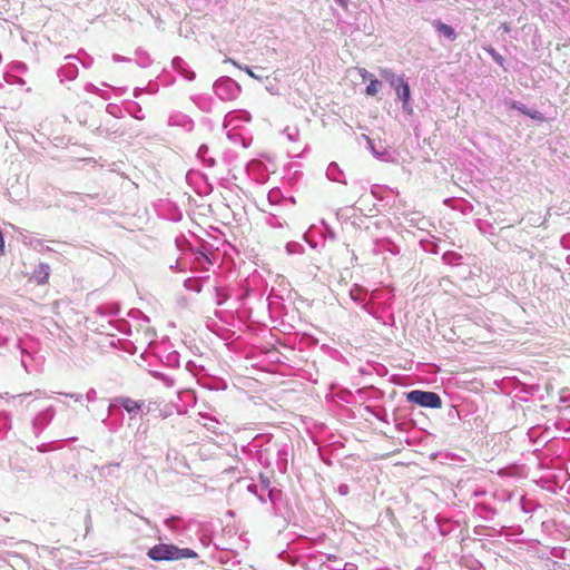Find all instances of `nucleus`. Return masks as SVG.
Returning <instances> with one entry per match:
<instances>
[{"mask_svg": "<svg viewBox=\"0 0 570 570\" xmlns=\"http://www.w3.org/2000/svg\"><path fill=\"white\" fill-rule=\"evenodd\" d=\"M147 554L154 561H175L197 557V553L191 549H180L174 544L166 543L156 544L149 549Z\"/></svg>", "mask_w": 570, "mask_h": 570, "instance_id": "f257e3e1", "label": "nucleus"}, {"mask_svg": "<svg viewBox=\"0 0 570 570\" xmlns=\"http://www.w3.org/2000/svg\"><path fill=\"white\" fill-rule=\"evenodd\" d=\"M240 90V86L229 77H222L214 83L215 95L224 101L236 99Z\"/></svg>", "mask_w": 570, "mask_h": 570, "instance_id": "f03ea898", "label": "nucleus"}, {"mask_svg": "<svg viewBox=\"0 0 570 570\" xmlns=\"http://www.w3.org/2000/svg\"><path fill=\"white\" fill-rule=\"evenodd\" d=\"M406 400L422 407L440 409L442 406L439 394L430 391L413 390L406 394Z\"/></svg>", "mask_w": 570, "mask_h": 570, "instance_id": "7ed1b4c3", "label": "nucleus"}, {"mask_svg": "<svg viewBox=\"0 0 570 570\" xmlns=\"http://www.w3.org/2000/svg\"><path fill=\"white\" fill-rule=\"evenodd\" d=\"M393 89L395 90L397 98L402 101L403 112H405L407 115H412L413 107L410 102L411 91H410V86H409L407 81L405 80V78L402 81H400L395 87H393Z\"/></svg>", "mask_w": 570, "mask_h": 570, "instance_id": "20e7f679", "label": "nucleus"}, {"mask_svg": "<svg viewBox=\"0 0 570 570\" xmlns=\"http://www.w3.org/2000/svg\"><path fill=\"white\" fill-rule=\"evenodd\" d=\"M65 60L66 63H63L58 71V77L61 82L65 80H73L78 76V67L76 65V61L78 60L77 56H66Z\"/></svg>", "mask_w": 570, "mask_h": 570, "instance_id": "39448f33", "label": "nucleus"}, {"mask_svg": "<svg viewBox=\"0 0 570 570\" xmlns=\"http://www.w3.org/2000/svg\"><path fill=\"white\" fill-rule=\"evenodd\" d=\"M31 395H35L33 401H36L37 399L45 397L46 393L41 390H36L35 392L21 393V394H17V395H10L8 392H6L3 394H0V397L6 400L9 404H12V405H23L26 403V405L29 406L31 404V402H27V400Z\"/></svg>", "mask_w": 570, "mask_h": 570, "instance_id": "423d86ee", "label": "nucleus"}, {"mask_svg": "<svg viewBox=\"0 0 570 570\" xmlns=\"http://www.w3.org/2000/svg\"><path fill=\"white\" fill-rule=\"evenodd\" d=\"M250 120V115L246 110H234L228 112L224 119V127L235 129L240 126L243 122H248Z\"/></svg>", "mask_w": 570, "mask_h": 570, "instance_id": "0eeeda50", "label": "nucleus"}, {"mask_svg": "<svg viewBox=\"0 0 570 570\" xmlns=\"http://www.w3.org/2000/svg\"><path fill=\"white\" fill-rule=\"evenodd\" d=\"M55 416V410L52 406H48L41 410L32 421L33 428L38 430H42Z\"/></svg>", "mask_w": 570, "mask_h": 570, "instance_id": "6e6552de", "label": "nucleus"}, {"mask_svg": "<svg viewBox=\"0 0 570 570\" xmlns=\"http://www.w3.org/2000/svg\"><path fill=\"white\" fill-rule=\"evenodd\" d=\"M247 491L252 494H254L255 497L258 498V500L263 503L266 502V497L265 494H267L268 497H271V491H269V481L267 479H263L262 478V488H261V491H259V488L257 484L255 483H249L247 487H246Z\"/></svg>", "mask_w": 570, "mask_h": 570, "instance_id": "1a4fd4ad", "label": "nucleus"}, {"mask_svg": "<svg viewBox=\"0 0 570 570\" xmlns=\"http://www.w3.org/2000/svg\"><path fill=\"white\" fill-rule=\"evenodd\" d=\"M173 67L185 79H187V80L195 79V72L189 69L187 62L184 59H181L180 57H176L173 59Z\"/></svg>", "mask_w": 570, "mask_h": 570, "instance_id": "9d476101", "label": "nucleus"}, {"mask_svg": "<svg viewBox=\"0 0 570 570\" xmlns=\"http://www.w3.org/2000/svg\"><path fill=\"white\" fill-rule=\"evenodd\" d=\"M118 404L124 407L129 414H137L144 406L142 401H135L129 397L117 399Z\"/></svg>", "mask_w": 570, "mask_h": 570, "instance_id": "9b49d317", "label": "nucleus"}, {"mask_svg": "<svg viewBox=\"0 0 570 570\" xmlns=\"http://www.w3.org/2000/svg\"><path fill=\"white\" fill-rule=\"evenodd\" d=\"M432 24H433L435 31L440 36L445 37L446 39H449L451 41L456 39V32L454 31V29L451 26H449L440 20L433 21Z\"/></svg>", "mask_w": 570, "mask_h": 570, "instance_id": "f8f14e48", "label": "nucleus"}, {"mask_svg": "<svg viewBox=\"0 0 570 570\" xmlns=\"http://www.w3.org/2000/svg\"><path fill=\"white\" fill-rule=\"evenodd\" d=\"M511 108L519 110L520 112L527 115L531 119L542 121L544 120L543 115L538 110H532L527 108L524 105L518 102V101H511L510 104Z\"/></svg>", "mask_w": 570, "mask_h": 570, "instance_id": "ddd939ff", "label": "nucleus"}, {"mask_svg": "<svg viewBox=\"0 0 570 570\" xmlns=\"http://www.w3.org/2000/svg\"><path fill=\"white\" fill-rule=\"evenodd\" d=\"M50 275V266L48 264H39L33 272V277L38 284H45Z\"/></svg>", "mask_w": 570, "mask_h": 570, "instance_id": "4468645a", "label": "nucleus"}, {"mask_svg": "<svg viewBox=\"0 0 570 570\" xmlns=\"http://www.w3.org/2000/svg\"><path fill=\"white\" fill-rule=\"evenodd\" d=\"M326 176L330 180L345 183L344 181V173L338 167L337 164L331 163L326 169Z\"/></svg>", "mask_w": 570, "mask_h": 570, "instance_id": "2eb2a0df", "label": "nucleus"}, {"mask_svg": "<svg viewBox=\"0 0 570 570\" xmlns=\"http://www.w3.org/2000/svg\"><path fill=\"white\" fill-rule=\"evenodd\" d=\"M380 76L386 80L391 87H395L400 81L404 79V76H396L392 69L382 68L380 69Z\"/></svg>", "mask_w": 570, "mask_h": 570, "instance_id": "dca6fc26", "label": "nucleus"}, {"mask_svg": "<svg viewBox=\"0 0 570 570\" xmlns=\"http://www.w3.org/2000/svg\"><path fill=\"white\" fill-rule=\"evenodd\" d=\"M208 147L206 145H202L198 148L197 156L203 160L204 164L212 167L215 165V159L207 156Z\"/></svg>", "mask_w": 570, "mask_h": 570, "instance_id": "f3484780", "label": "nucleus"}, {"mask_svg": "<svg viewBox=\"0 0 570 570\" xmlns=\"http://www.w3.org/2000/svg\"><path fill=\"white\" fill-rule=\"evenodd\" d=\"M284 134L286 135L289 141L294 142L299 140V129L296 126L285 127Z\"/></svg>", "mask_w": 570, "mask_h": 570, "instance_id": "a211bd4d", "label": "nucleus"}, {"mask_svg": "<svg viewBox=\"0 0 570 570\" xmlns=\"http://www.w3.org/2000/svg\"><path fill=\"white\" fill-rule=\"evenodd\" d=\"M224 62H230L233 63L235 67H237L238 69L240 70H244L249 77L254 78V79H258L261 80L262 78L256 75L249 67L247 66H242L239 63H237L235 60L230 59V58H227L224 60Z\"/></svg>", "mask_w": 570, "mask_h": 570, "instance_id": "6ab92c4d", "label": "nucleus"}, {"mask_svg": "<svg viewBox=\"0 0 570 570\" xmlns=\"http://www.w3.org/2000/svg\"><path fill=\"white\" fill-rule=\"evenodd\" d=\"M381 87V82L377 79H371L370 83L367 85L365 89V94L367 96H375L379 92V89Z\"/></svg>", "mask_w": 570, "mask_h": 570, "instance_id": "aec40b11", "label": "nucleus"}, {"mask_svg": "<svg viewBox=\"0 0 570 570\" xmlns=\"http://www.w3.org/2000/svg\"><path fill=\"white\" fill-rule=\"evenodd\" d=\"M328 561L331 562L328 564V568L331 570H345V563H343L341 560H338L336 557L334 556H330L328 558Z\"/></svg>", "mask_w": 570, "mask_h": 570, "instance_id": "412c9836", "label": "nucleus"}, {"mask_svg": "<svg viewBox=\"0 0 570 570\" xmlns=\"http://www.w3.org/2000/svg\"><path fill=\"white\" fill-rule=\"evenodd\" d=\"M279 197H281V191L278 189H272L269 193H268V200L272 203V204H275L279 200Z\"/></svg>", "mask_w": 570, "mask_h": 570, "instance_id": "4be33fe9", "label": "nucleus"}, {"mask_svg": "<svg viewBox=\"0 0 570 570\" xmlns=\"http://www.w3.org/2000/svg\"><path fill=\"white\" fill-rule=\"evenodd\" d=\"M85 88H86V91H88V92H95V94L100 95L104 99H108V97H107L105 94H102V92H101V91H100V90H99L95 85H92V83H87Z\"/></svg>", "mask_w": 570, "mask_h": 570, "instance_id": "5701e85b", "label": "nucleus"}, {"mask_svg": "<svg viewBox=\"0 0 570 570\" xmlns=\"http://www.w3.org/2000/svg\"><path fill=\"white\" fill-rule=\"evenodd\" d=\"M350 296H351V298H352L353 301H355V302H360V301H362V297H361V296H362V289H360V288H357V287H355V288L351 289V291H350Z\"/></svg>", "mask_w": 570, "mask_h": 570, "instance_id": "b1692460", "label": "nucleus"}, {"mask_svg": "<svg viewBox=\"0 0 570 570\" xmlns=\"http://www.w3.org/2000/svg\"><path fill=\"white\" fill-rule=\"evenodd\" d=\"M106 111L115 117H118V112L120 111V109L115 104H108L106 107Z\"/></svg>", "mask_w": 570, "mask_h": 570, "instance_id": "393cba45", "label": "nucleus"}, {"mask_svg": "<svg viewBox=\"0 0 570 570\" xmlns=\"http://www.w3.org/2000/svg\"><path fill=\"white\" fill-rule=\"evenodd\" d=\"M357 71L363 80L373 79V75L370 71H367L365 68H358Z\"/></svg>", "mask_w": 570, "mask_h": 570, "instance_id": "a878e982", "label": "nucleus"}, {"mask_svg": "<svg viewBox=\"0 0 570 570\" xmlns=\"http://www.w3.org/2000/svg\"><path fill=\"white\" fill-rule=\"evenodd\" d=\"M301 248V245L297 243H288L286 249L288 253H297Z\"/></svg>", "mask_w": 570, "mask_h": 570, "instance_id": "bb28decb", "label": "nucleus"}, {"mask_svg": "<svg viewBox=\"0 0 570 570\" xmlns=\"http://www.w3.org/2000/svg\"><path fill=\"white\" fill-rule=\"evenodd\" d=\"M489 52L491 53V56L493 57V59L499 63V65H503V58L502 56H500L499 53L495 52L494 49H490Z\"/></svg>", "mask_w": 570, "mask_h": 570, "instance_id": "cd10ccee", "label": "nucleus"}, {"mask_svg": "<svg viewBox=\"0 0 570 570\" xmlns=\"http://www.w3.org/2000/svg\"><path fill=\"white\" fill-rule=\"evenodd\" d=\"M86 399L88 402H91L96 399V391L95 390H89L86 394Z\"/></svg>", "mask_w": 570, "mask_h": 570, "instance_id": "c85d7f7f", "label": "nucleus"}, {"mask_svg": "<svg viewBox=\"0 0 570 570\" xmlns=\"http://www.w3.org/2000/svg\"><path fill=\"white\" fill-rule=\"evenodd\" d=\"M338 493L341 495H346L348 493V487L346 484H341L338 487Z\"/></svg>", "mask_w": 570, "mask_h": 570, "instance_id": "c756f323", "label": "nucleus"}, {"mask_svg": "<svg viewBox=\"0 0 570 570\" xmlns=\"http://www.w3.org/2000/svg\"><path fill=\"white\" fill-rule=\"evenodd\" d=\"M65 395L69 396L72 400H75L76 402H79V401L82 400V395H80V394L72 393V394H65Z\"/></svg>", "mask_w": 570, "mask_h": 570, "instance_id": "7c9ffc66", "label": "nucleus"}, {"mask_svg": "<svg viewBox=\"0 0 570 570\" xmlns=\"http://www.w3.org/2000/svg\"><path fill=\"white\" fill-rule=\"evenodd\" d=\"M135 107H136V109H137V111H136V112H135V115H134V116H135V118H137V119H142V118H144V116H142V115H140V112H141V108H140V106H138L137 104H135Z\"/></svg>", "mask_w": 570, "mask_h": 570, "instance_id": "2f4dec72", "label": "nucleus"}, {"mask_svg": "<svg viewBox=\"0 0 570 570\" xmlns=\"http://www.w3.org/2000/svg\"><path fill=\"white\" fill-rule=\"evenodd\" d=\"M3 250H4V239H3L2 233L0 232V254H2Z\"/></svg>", "mask_w": 570, "mask_h": 570, "instance_id": "473e14b6", "label": "nucleus"}, {"mask_svg": "<svg viewBox=\"0 0 570 570\" xmlns=\"http://www.w3.org/2000/svg\"><path fill=\"white\" fill-rule=\"evenodd\" d=\"M367 144L370 145L372 153H373L377 158H380V157H381V155H380L379 153H376V150H375V149H374V147L372 146V141H371L370 139H367Z\"/></svg>", "mask_w": 570, "mask_h": 570, "instance_id": "72a5a7b5", "label": "nucleus"}, {"mask_svg": "<svg viewBox=\"0 0 570 570\" xmlns=\"http://www.w3.org/2000/svg\"><path fill=\"white\" fill-rule=\"evenodd\" d=\"M337 4H340L343 8H346V0H335Z\"/></svg>", "mask_w": 570, "mask_h": 570, "instance_id": "f704fd0d", "label": "nucleus"}, {"mask_svg": "<svg viewBox=\"0 0 570 570\" xmlns=\"http://www.w3.org/2000/svg\"><path fill=\"white\" fill-rule=\"evenodd\" d=\"M164 381L165 383L168 385V386H171L174 384V381L171 379H168V377H165L164 376Z\"/></svg>", "mask_w": 570, "mask_h": 570, "instance_id": "c9c22d12", "label": "nucleus"}, {"mask_svg": "<svg viewBox=\"0 0 570 570\" xmlns=\"http://www.w3.org/2000/svg\"><path fill=\"white\" fill-rule=\"evenodd\" d=\"M21 365L23 366V368H24L26 371H28V364H27V361H26V358H24V357H22V360H21Z\"/></svg>", "mask_w": 570, "mask_h": 570, "instance_id": "e433bc0d", "label": "nucleus"}, {"mask_svg": "<svg viewBox=\"0 0 570 570\" xmlns=\"http://www.w3.org/2000/svg\"><path fill=\"white\" fill-rule=\"evenodd\" d=\"M114 60H115V61H122V60H125V58H124V57H120V56H118V55H115V56H114Z\"/></svg>", "mask_w": 570, "mask_h": 570, "instance_id": "4c0bfd02", "label": "nucleus"}]
</instances>
